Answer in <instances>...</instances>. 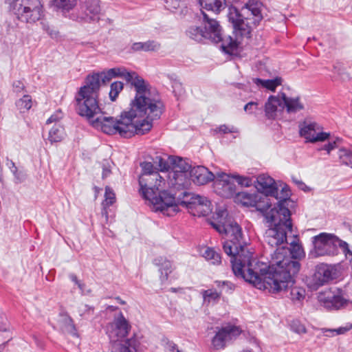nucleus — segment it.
I'll list each match as a JSON object with an SVG mask.
<instances>
[{"label":"nucleus","mask_w":352,"mask_h":352,"mask_svg":"<svg viewBox=\"0 0 352 352\" xmlns=\"http://www.w3.org/2000/svg\"><path fill=\"white\" fill-rule=\"evenodd\" d=\"M211 225L219 234H225L228 238L223 243V249L230 256L232 269L236 276L244 278L258 288L263 287L272 293L289 289L288 297L294 302H300L305 298V289L294 286V276L300 267L298 261L284 258L276 265L260 268L258 263H256L253 267L251 253L245 250L247 242L243 239L241 226L230 219L212 222Z\"/></svg>","instance_id":"nucleus-1"},{"label":"nucleus","mask_w":352,"mask_h":352,"mask_svg":"<svg viewBox=\"0 0 352 352\" xmlns=\"http://www.w3.org/2000/svg\"><path fill=\"white\" fill-rule=\"evenodd\" d=\"M135 90V98L130 103L129 111H122L118 120L103 119L102 127L107 133H119L122 138H129L135 135H142L151 131L153 121L160 118L164 105L157 92L151 90V85L137 72L132 71L128 80Z\"/></svg>","instance_id":"nucleus-2"},{"label":"nucleus","mask_w":352,"mask_h":352,"mask_svg":"<svg viewBox=\"0 0 352 352\" xmlns=\"http://www.w3.org/2000/svg\"><path fill=\"white\" fill-rule=\"evenodd\" d=\"M262 6V3L258 1L249 0L241 10L235 7L229 8L228 18L233 28L234 39L230 36L223 37L219 22L210 18L204 12V28L190 26L186 30V35L197 42L210 40L216 43H221V47L225 53L230 55L236 54L240 43L239 40L243 37L250 38L252 30L251 25L256 27L263 20Z\"/></svg>","instance_id":"nucleus-3"},{"label":"nucleus","mask_w":352,"mask_h":352,"mask_svg":"<svg viewBox=\"0 0 352 352\" xmlns=\"http://www.w3.org/2000/svg\"><path fill=\"white\" fill-rule=\"evenodd\" d=\"M100 87V76L98 74L87 76L85 85L79 89L76 96V111L79 116L85 118L93 127L100 129L108 135H119V133L117 132L112 133L105 132L102 127L104 124L103 119L112 118L113 120H118V119L111 116H104L103 115L94 119L98 114H103L98 102Z\"/></svg>","instance_id":"nucleus-4"},{"label":"nucleus","mask_w":352,"mask_h":352,"mask_svg":"<svg viewBox=\"0 0 352 352\" xmlns=\"http://www.w3.org/2000/svg\"><path fill=\"white\" fill-rule=\"evenodd\" d=\"M314 248L309 252L311 258L324 256H335L342 249L344 253L349 252L347 243L342 241L333 234L320 233L312 238Z\"/></svg>","instance_id":"nucleus-5"},{"label":"nucleus","mask_w":352,"mask_h":352,"mask_svg":"<svg viewBox=\"0 0 352 352\" xmlns=\"http://www.w3.org/2000/svg\"><path fill=\"white\" fill-rule=\"evenodd\" d=\"M269 228L264 235V241L271 248H276L287 243V234L292 233V222L291 213L285 210L282 217L275 219L274 221L267 222Z\"/></svg>","instance_id":"nucleus-6"},{"label":"nucleus","mask_w":352,"mask_h":352,"mask_svg":"<svg viewBox=\"0 0 352 352\" xmlns=\"http://www.w3.org/2000/svg\"><path fill=\"white\" fill-rule=\"evenodd\" d=\"M12 8L16 18L27 23H34L43 16L40 0H13Z\"/></svg>","instance_id":"nucleus-7"},{"label":"nucleus","mask_w":352,"mask_h":352,"mask_svg":"<svg viewBox=\"0 0 352 352\" xmlns=\"http://www.w3.org/2000/svg\"><path fill=\"white\" fill-rule=\"evenodd\" d=\"M157 211H160L167 216H173L179 211V201L166 190L159 192L148 199Z\"/></svg>","instance_id":"nucleus-8"},{"label":"nucleus","mask_w":352,"mask_h":352,"mask_svg":"<svg viewBox=\"0 0 352 352\" xmlns=\"http://www.w3.org/2000/svg\"><path fill=\"white\" fill-rule=\"evenodd\" d=\"M164 182V179L159 173L141 174L139 177L140 193L144 199L148 200L157 195L160 187Z\"/></svg>","instance_id":"nucleus-9"},{"label":"nucleus","mask_w":352,"mask_h":352,"mask_svg":"<svg viewBox=\"0 0 352 352\" xmlns=\"http://www.w3.org/2000/svg\"><path fill=\"white\" fill-rule=\"evenodd\" d=\"M131 328V326L129 321L123 314L120 312L111 322L107 324L106 333L111 342H116L125 338L129 334Z\"/></svg>","instance_id":"nucleus-10"},{"label":"nucleus","mask_w":352,"mask_h":352,"mask_svg":"<svg viewBox=\"0 0 352 352\" xmlns=\"http://www.w3.org/2000/svg\"><path fill=\"white\" fill-rule=\"evenodd\" d=\"M270 195L257 192L256 200L254 207L263 216L266 223L274 221L275 219L282 217L280 207H272Z\"/></svg>","instance_id":"nucleus-11"},{"label":"nucleus","mask_w":352,"mask_h":352,"mask_svg":"<svg viewBox=\"0 0 352 352\" xmlns=\"http://www.w3.org/2000/svg\"><path fill=\"white\" fill-rule=\"evenodd\" d=\"M299 127L300 135L305 139L306 142L315 143L329 139L330 133L320 131L319 125L316 122H304Z\"/></svg>","instance_id":"nucleus-12"},{"label":"nucleus","mask_w":352,"mask_h":352,"mask_svg":"<svg viewBox=\"0 0 352 352\" xmlns=\"http://www.w3.org/2000/svg\"><path fill=\"white\" fill-rule=\"evenodd\" d=\"M241 333L239 327L228 324L216 332L212 340V344L216 349H223L228 342L236 339Z\"/></svg>","instance_id":"nucleus-13"},{"label":"nucleus","mask_w":352,"mask_h":352,"mask_svg":"<svg viewBox=\"0 0 352 352\" xmlns=\"http://www.w3.org/2000/svg\"><path fill=\"white\" fill-rule=\"evenodd\" d=\"M216 192L224 198H230L236 194L235 184L231 177L225 173H218L214 182Z\"/></svg>","instance_id":"nucleus-14"},{"label":"nucleus","mask_w":352,"mask_h":352,"mask_svg":"<svg viewBox=\"0 0 352 352\" xmlns=\"http://www.w3.org/2000/svg\"><path fill=\"white\" fill-rule=\"evenodd\" d=\"M333 269L331 265L321 263L317 265L315 273L313 275L310 287L316 290L320 287L333 280Z\"/></svg>","instance_id":"nucleus-15"},{"label":"nucleus","mask_w":352,"mask_h":352,"mask_svg":"<svg viewBox=\"0 0 352 352\" xmlns=\"http://www.w3.org/2000/svg\"><path fill=\"white\" fill-rule=\"evenodd\" d=\"M277 261L273 265H276L278 261L283 260L284 258H289L292 261L294 259H300L305 256V252L301 245L296 240L290 243V248L285 250L284 247L281 249L276 248L274 251Z\"/></svg>","instance_id":"nucleus-16"},{"label":"nucleus","mask_w":352,"mask_h":352,"mask_svg":"<svg viewBox=\"0 0 352 352\" xmlns=\"http://www.w3.org/2000/svg\"><path fill=\"white\" fill-rule=\"evenodd\" d=\"M191 180L197 185H205L212 181L214 182L216 176L203 166L192 167L190 170Z\"/></svg>","instance_id":"nucleus-17"},{"label":"nucleus","mask_w":352,"mask_h":352,"mask_svg":"<svg viewBox=\"0 0 352 352\" xmlns=\"http://www.w3.org/2000/svg\"><path fill=\"white\" fill-rule=\"evenodd\" d=\"M80 9L86 21H93L100 13V1L80 0Z\"/></svg>","instance_id":"nucleus-18"},{"label":"nucleus","mask_w":352,"mask_h":352,"mask_svg":"<svg viewBox=\"0 0 352 352\" xmlns=\"http://www.w3.org/2000/svg\"><path fill=\"white\" fill-rule=\"evenodd\" d=\"M318 300L327 309H340L345 302L344 299L331 290L320 293Z\"/></svg>","instance_id":"nucleus-19"},{"label":"nucleus","mask_w":352,"mask_h":352,"mask_svg":"<svg viewBox=\"0 0 352 352\" xmlns=\"http://www.w3.org/2000/svg\"><path fill=\"white\" fill-rule=\"evenodd\" d=\"M291 190L287 185H285L282 187L280 192L277 191V194L272 195L278 200V207H280V214H285V210H287L289 213H291L289 208H292L294 206V202L290 199Z\"/></svg>","instance_id":"nucleus-20"},{"label":"nucleus","mask_w":352,"mask_h":352,"mask_svg":"<svg viewBox=\"0 0 352 352\" xmlns=\"http://www.w3.org/2000/svg\"><path fill=\"white\" fill-rule=\"evenodd\" d=\"M140 341L135 335L120 342H114L111 352H137Z\"/></svg>","instance_id":"nucleus-21"},{"label":"nucleus","mask_w":352,"mask_h":352,"mask_svg":"<svg viewBox=\"0 0 352 352\" xmlns=\"http://www.w3.org/2000/svg\"><path fill=\"white\" fill-rule=\"evenodd\" d=\"M100 76V81L103 83L109 82L113 78H123L126 82L128 80V75L131 74V72H129L124 67H118L109 69L106 72L95 73Z\"/></svg>","instance_id":"nucleus-22"},{"label":"nucleus","mask_w":352,"mask_h":352,"mask_svg":"<svg viewBox=\"0 0 352 352\" xmlns=\"http://www.w3.org/2000/svg\"><path fill=\"white\" fill-rule=\"evenodd\" d=\"M192 204V208L190 209L192 211L193 215L196 216H207L210 212V201L205 197L195 198Z\"/></svg>","instance_id":"nucleus-23"},{"label":"nucleus","mask_w":352,"mask_h":352,"mask_svg":"<svg viewBox=\"0 0 352 352\" xmlns=\"http://www.w3.org/2000/svg\"><path fill=\"white\" fill-rule=\"evenodd\" d=\"M153 264L159 267L161 282L164 283L167 281L169 274L173 270L172 263L164 257L159 256L153 260Z\"/></svg>","instance_id":"nucleus-24"},{"label":"nucleus","mask_w":352,"mask_h":352,"mask_svg":"<svg viewBox=\"0 0 352 352\" xmlns=\"http://www.w3.org/2000/svg\"><path fill=\"white\" fill-rule=\"evenodd\" d=\"M256 181L259 189H262L265 191V194L274 195L277 194V187L275 181L273 178L268 175H259Z\"/></svg>","instance_id":"nucleus-25"},{"label":"nucleus","mask_w":352,"mask_h":352,"mask_svg":"<svg viewBox=\"0 0 352 352\" xmlns=\"http://www.w3.org/2000/svg\"><path fill=\"white\" fill-rule=\"evenodd\" d=\"M281 100L284 103L287 112L289 113H296L304 109V104L300 102V97H287L283 92L280 93Z\"/></svg>","instance_id":"nucleus-26"},{"label":"nucleus","mask_w":352,"mask_h":352,"mask_svg":"<svg viewBox=\"0 0 352 352\" xmlns=\"http://www.w3.org/2000/svg\"><path fill=\"white\" fill-rule=\"evenodd\" d=\"M282 103L278 96H270L265 104V113L268 119H274L276 116L277 107Z\"/></svg>","instance_id":"nucleus-27"},{"label":"nucleus","mask_w":352,"mask_h":352,"mask_svg":"<svg viewBox=\"0 0 352 352\" xmlns=\"http://www.w3.org/2000/svg\"><path fill=\"white\" fill-rule=\"evenodd\" d=\"M60 328L61 331L65 333L78 336L77 330L72 318L67 314H60Z\"/></svg>","instance_id":"nucleus-28"},{"label":"nucleus","mask_w":352,"mask_h":352,"mask_svg":"<svg viewBox=\"0 0 352 352\" xmlns=\"http://www.w3.org/2000/svg\"><path fill=\"white\" fill-rule=\"evenodd\" d=\"M160 48V44L155 41H148L146 42L134 43L131 46V50L134 52L138 51H157Z\"/></svg>","instance_id":"nucleus-29"},{"label":"nucleus","mask_w":352,"mask_h":352,"mask_svg":"<svg viewBox=\"0 0 352 352\" xmlns=\"http://www.w3.org/2000/svg\"><path fill=\"white\" fill-rule=\"evenodd\" d=\"M201 6L216 13H219L224 8L226 0H199Z\"/></svg>","instance_id":"nucleus-30"},{"label":"nucleus","mask_w":352,"mask_h":352,"mask_svg":"<svg viewBox=\"0 0 352 352\" xmlns=\"http://www.w3.org/2000/svg\"><path fill=\"white\" fill-rule=\"evenodd\" d=\"M253 82L257 85H261L272 91H274L276 88L282 84L283 79L279 76H276L274 79L267 80H262L261 78H256L253 79Z\"/></svg>","instance_id":"nucleus-31"},{"label":"nucleus","mask_w":352,"mask_h":352,"mask_svg":"<svg viewBox=\"0 0 352 352\" xmlns=\"http://www.w3.org/2000/svg\"><path fill=\"white\" fill-rule=\"evenodd\" d=\"M257 193L250 194L246 192L236 193V201L246 207H254Z\"/></svg>","instance_id":"nucleus-32"},{"label":"nucleus","mask_w":352,"mask_h":352,"mask_svg":"<svg viewBox=\"0 0 352 352\" xmlns=\"http://www.w3.org/2000/svg\"><path fill=\"white\" fill-rule=\"evenodd\" d=\"M64 129L59 124H55L49 132L48 140L51 143L59 142L64 138Z\"/></svg>","instance_id":"nucleus-33"},{"label":"nucleus","mask_w":352,"mask_h":352,"mask_svg":"<svg viewBox=\"0 0 352 352\" xmlns=\"http://www.w3.org/2000/svg\"><path fill=\"white\" fill-rule=\"evenodd\" d=\"M179 205L185 206L188 209H191L192 208V204H190V203H193L195 201V198L202 197L198 195H194L186 191L183 192L181 195H179Z\"/></svg>","instance_id":"nucleus-34"},{"label":"nucleus","mask_w":352,"mask_h":352,"mask_svg":"<svg viewBox=\"0 0 352 352\" xmlns=\"http://www.w3.org/2000/svg\"><path fill=\"white\" fill-rule=\"evenodd\" d=\"M16 106L21 113L28 111L32 106L31 96L29 95H24L23 98L16 102Z\"/></svg>","instance_id":"nucleus-35"},{"label":"nucleus","mask_w":352,"mask_h":352,"mask_svg":"<svg viewBox=\"0 0 352 352\" xmlns=\"http://www.w3.org/2000/svg\"><path fill=\"white\" fill-rule=\"evenodd\" d=\"M338 155L342 164L352 168V151L341 148L339 150Z\"/></svg>","instance_id":"nucleus-36"},{"label":"nucleus","mask_w":352,"mask_h":352,"mask_svg":"<svg viewBox=\"0 0 352 352\" xmlns=\"http://www.w3.org/2000/svg\"><path fill=\"white\" fill-rule=\"evenodd\" d=\"M78 0H54V5L58 9L69 12L77 4Z\"/></svg>","instance_id":"nucleus-37"},{"label":"nucleus","mask_w":352,"mask_h":352,"mask_svg":"<svg viewBox=\"0 0 352 352\" xmlns=\"http://www.w3.org/2000/svg\"><path fill=\"white\" fill-rule=\"evenodd\" d=\"M221 292H218L216 289H208L202 292L203 298L205 302L210 303V302H217L219 300Z\"/></svg>","instance_id":"nucleus-38"},{"label":"nucleus","mask_w":352,"mask_h":352,"mask_svg":"<svg viewBox=\"0 0 352 352\" xmlns=\"http://www.w3.org/2000/svg\"><path fill=\"white\" fill-rule=\"evenodd\" d=\"M105 199L102 202V206L104 212L105 214H107V211L106 208L111 206L116 201V195L113 191L108 186L105 188V193H104Z\"/></svg>","instance_id":"nucleus-39"},{"label":"nucleus","mask_w":352,"mask_h":352,"mask_svg":"<svg viewBox=\"0 0 352 352\" xmlns=\"http://www.w3.org/2000/svg\"><path fill=\"white\" fill-rule=\"evenodd\" d=\"M2 333L6 334L4 339L6 340L3 342V345H6L12 339V336L10 334V325L7 319L0 316V336Z\"/></svg>","instance_id":"nucleus-40"},{"label":"nucleus","mask_w":352,"mask_h":352,"mask_svg":"<svg viewBox=\"0 0 352 352\" xmlns=\"http://www.w3.org/2000/svg\"><path fill=\"white\" fill-rule=\"evenodd\" d=\"M203 256L207 260H211L213 264H219L221 261L220 254L211 248L205 250Z\"/></svg>","instance_id":"nucleus-41"},{"label":"nucleus","mask_w":352,"mask_h":352,"mask_svg":"<svg viewBox=\"0 0 352 352\" xmlns=\"http://www.w3.org/2000/svg\"><path fill=\"white\" fill-rule=\"evenodd\" d=\"M175 172L186 173L192 168L191 166L183 160L181 157H177L173 160V163Z\"/></svg>","instance_id":"nucleus-42"},{"label":"nucleus","mask_w":352,"mask_h":352,"mask_svg":"<svg viewBox=\"0 0 352 352\" xmlns=\"http://www.w3.org/2000/svg\"><path fill=\"white\" fill-rule=\"evenodd\" d=\"M124 84L120 81H116L111 85L109 98L111 101H115L119 94L123 89Z\"/></svg>","instance_id":"nucleus-43"},{"label":"nucleus","mask_w":352,"mask_h":352,"mask_svg":"<svg viewBox=\"0 0 352 352\" xmlns=\"http://www.w3.org/2000/svg\"><path fill=\"white\" fill-rule=\"evenodd\" d=\"M214 283L219 288L222 289L226 292H232L235 289V285L228 280H216Z\"/></svg>","instance_id":"nucleus-44"},{"label":"nucleus","mask_w":352,"mask_h":352,"mask_svg":"<svg viewBox=\"0 0 352 352\" xmlns=\"http://www.w3.org/2000/svg\"><path fill=\"white\" fill-rule=\"evenodd\" d=\"M79 314L81 317L87 318L94 314V307L88 305H82L79 307Z\"/></svg>","instance_id":"nucleus-45"},{"label":"nucleus","mask_w":352,"mask_h":352,"mask_svg":"<svg viewBox=\"0 0 352 352\" xmlns=\"http://www.w3.org/2000/svg\"><path fill=\"white\" fill-rule=\"evenodd\" d=\"M232 177L234 178L236 182L241 186L249 187L252 185V179L250 177L239 175H234Z\"/></svg>","instance_id":"nucleus-46"},{"label":"nucleus","mask_w":352,"mask_h":352,"mask_svg":"<svg viewBox=\"0 0 352 352\" xmlns=\"http://www.w3.org/2000/svg\"><path fill=\"white\" fill-rule=\"evenodd\" d=\"M140 166L142 170V174H152L155 173H159L158 171L155 170V168L151 162H142L141 163Z\"/></svg>","instance_id":"nucleus-47"},{"label":"nucleus","mask_w":352,"mask_h":352,"mask_svg":"<svg viewBox=\"0 0 352 352\" xmlns=\"http://www.w3.org/2000/svg\"><path fill=\"white\" fill-rule=\"evenodd\" d=\"M341 142L340 138H336V140L329 142L327 144H324L322 147L318 148L319 151L324 150L327 151V153L329 154L331 151L338 147V143Z\"/></svg>","instance_id":"nucleus-48"},{"label":"nucleus","mask_w":352,"mask_h":352,"mask_svg":"<svg viewBox=\"0 0 352 352\" xmlns=\"http://www.w3.org/2000/svg\"><path fill=\"white\" fill-rule=\"evenodd\" d=\"M351 329V326H349V327H339L338 329H325L324 331V332H328V333H331V335L327 334V336H331L334 335V332H336V334H338V335L344 334L346 332H347L348 331H349Z\"/></svg>","instance_id":"nucleus-49"},{"label":"nucleus","mask_w":352,"mask_h":352,"mask_svg":"<svg viewBox=\"0 0 352 352\" xmlns=\"http://www.w3.org/2000/svg\"><path fill=\"white\" fill-rule=\"evenodd\" d=\"M217 131L223 134L226 133H234L238 132V129L234 126L229 127L226 124H223L219 126L217 130Z\"/></svg>","instance_id":"nucleus-50"},{"label":"nucleus","mask_w":352,"mask_h":352,"mask_svg":"<svg viewBox=\"0 0 352 352\" xmlns=\"http://www.w3.org/2000/svg\"><path fill=\"white\" fill-rule=\"evenodd\" d=\"M156 159L158 160V166L161 171L168 170L170 166L165 160H164L161 157H157Z\"/></svg>","instance_id":"nucleus-51"},{"label":"nucleus","mask_w":352,"mask_h":352,"mask_svg":"<svg viewBox=\"0 0 352 352\" xmlns=\"http://www.w3.org/2000/svg\"><path fill=\"white\" fill-rule=\"evenodd\" d=\"M25 89V85L21 80H16L13 82V91L17 94L21 93Z\"/></svg>","instance_id":"nucleus-52"},{"label":"nucleus","mask_w":352,"mask_h":352,"mask_svg":"<svg viewBox=\"0 0 352 352\" xmlns=\"http://www.w3.org/2000/svg\"><path fill=\"white\" fill-rule=\"evenodd\" d=\"M168 9H177L180 6L179 0H165Z\"/></svg>","instance_id":"nucleus-53"},{"label":"nucleus","mask_w":352,"mask_h":352,"mask_svg":"<svg viewBox=\"0 0 352 352\" xmlns=\"http://www.w3.org/2000/svg\"><path fill=\"white\" fill-rule=\"evenodd\" d=\"M43 29L52 38H56L58 34L57 31L51 29L48 25H43Z\"/></svg>","instance_id":"nucleus-54"},{"label":"nucleus","mask_w":352,"mask_h":352,"mask_svg":"<svg viewBox=\"0 0 352 352\" xmlns=\"http://www.w3.org/2000/svg\"><path fill=\"white\" fill-rule=\"evenodd\" d=\"M258 102H250L248 103H247L245 106H244V110L245 111H248L250 113H252V111L253 109V108H255L256 109L257 108V106H258Z\"/></svg>","instance_id":"nucleus-55"},{"label":"nucleus","mask_w":352,"mask_h":352,"mask_svg":"<svg viewBox=\"0 0 352 352\" xmlns=\"http://www.w3.org/2000/svg\"><path fill=\"white\" fill-rule=\"evenodd\" d=\"M292 180L300 189L305 190L307 186L305 185V184L304 182H302V181L298 180L297 179H296L294 177H292Z\"/></svg>","instance_id":"nucleus-56"},{"label":"nucleus","mask_w":352,"mask_h":352,"mask_svg":"<svg viewBox=\"0 0 352 352\" xmlns=\"http://www.w3.org/2000/svg\"><path fill=\"white\" fill-rule=\"evenodd\" d=\"M338 75L340 76L342 80H349L350 79V76L349 73L344 71H341L338 72Z\"/></svg>","instance_id":"nucleus-57"},{"label":"nucleus","mask_w":352,"mask_h":352,"mask_svg":"<svg viewBox=\"0 0 352 352\" xmlns=\"http://www.w3.org/2000/svg\"><path fill=\"white\" fill-rule=\"evenodd\" d=\"M111 174V170L109 167L103 166V170H102V178L104 179L107 177H108Z\"/></svg>","instance_id":"nucleus-58"},{"label":"nucleus","mask_w":352,"mask_h":352,"mask_svg":"<svg viewBox=\"0 0 352 352\" xmlns=\"http://www.w3.org/2000/svg\"><path fill=\"white\" fill-rule=\"evenodd\" d=\"M58 120V118L56 115L51 116L46 121V124H49L54 122H56Z\"/></svg>","instance_id":"nucleus-59"},{"label":"nucleus","mask_w":352,"mask_h":352,"mask_svg":"<svg viewBox=\"0 0 352 352\" xmlns=\"http://www.w3.org/2000/svg\"><path fill=\"white\" fill-rule=\"evenodd\" d=\"M69 278L71 280L73 281L76 285H78L79 283H80V281L78 280L76 275L74 274H69Z\"/></svg>","instance_id":"nucleus-60"},{"label":"nucleus","mask_w":352,"mask_h":352,"mask_svg":"<svg viewBox=\"0 0 352 352\" xmlns=\"http://www.w3.org/2000/svg\"><path fill=\"white\" fill-rule=\"evenodd\" d=\"M295 331L298 333L306 332L305 327L302 325H300L296 329H295Z\"/></svg>","instance_id":"nucleus-61"},{"label":"nucleus","mask_w":352,"mask_h":352,"mask_svg":"<svg viewBox=\"0 0 352 352\" xmlns=\"http://www.w3.org/2000/svg\"><path fill=\"white\" fill-rule=\"evenodd\" d=\"M170 346L171 347V351L173 352L175 350H177V345L174 342H170L169 344Z\"/></svg>","instance_id":"nucleus-62"},{"label":"nucleus","mask_w":352,"mask_h":352,"mask_svg":"<svg viewBox=\"0 0 352 352\" xmlns=\"http://www.w3.org/2000/svg\"><path fill=\"white\" fill-rule=\"evenodd\" d=\"M116 300L121 305H125L126 302L120 298V297L118 296L116 298Z\"/></svg>","instance_id":"nucleus-63"},{"label":"nucleus","mask_w":352,"mask_h":352,"mask_svg":"<svg viewBox=\"0 0 352 352\" xmlns=\"http://www.w3.org/2000/svg\"><path fill=\"white\" fill-rule=\"evenodd\" d=\"M78 285V288H79L82 292H83L85 285L80 282V283H79V284H78V285Z\"/></svg>","instance_id":"nucleus-64"}]
</instances>
